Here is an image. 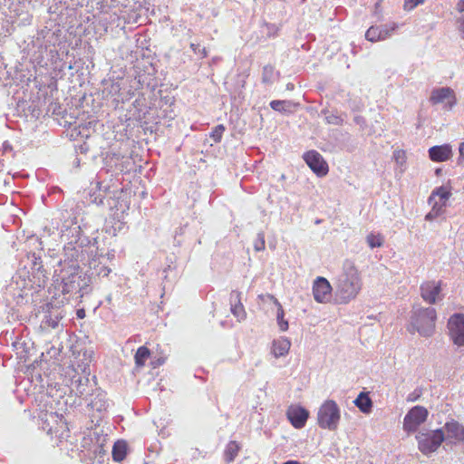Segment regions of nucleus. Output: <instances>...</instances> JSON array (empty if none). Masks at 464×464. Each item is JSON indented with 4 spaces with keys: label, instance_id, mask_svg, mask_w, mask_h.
Wrapping results in <instances>:
<instances>
[{
    "label": "nucleus",
    "instance_id": "obj_30",
    "mask_svg": "<svg viewBox=\"0 0 464 464\" xmlns=\"http://www.w3.org/2000/svg\"><path fill=\"white\" fill-rule=\"evenodd\" d=\"M441 209H440V207H439V203L437 201H435L433 203V207H432V209L430 212H429L426 217H425V219L426 220H432L434 219L436 217H438V215L440 214V211Z\"/></svg>",
    "mask_w": 464,
    "mask_h": 464
},
{
    "label": "nucleus",
    "instance_id": "obj_38",
    "mask_svg": "<svg viewBox=\"0 0 464 464\" xmlns=\"http://www.w3.org/2000/svg\"><path fill=\"white\" fill-rule=\"evenodd\" d=\"M458 10L459 12H463L464 11V0H459V3H458Z\"/></svg>",
    "mask_w": 464,
    "mask_h": 464
},
{
    "label": "nucleus",
    "instance_id": "obj_36",
    "mask_svg": "<svg viewBox=\"0 0 464 464\" xmlns=\"http://www.w3.org/2000/svg\"><path fill=\"white\" fill-rule=\"evenodd\" d=\"M121 193H123L126 198H128V197L130 198L131 196L132 191L130 190V188H121Z\"/></svg>",
    "mask_w": 464,
    "mask_h": 464
},
{
    "label": "nucleus",
    "instance_id": "obj_47",
    "mask_svg": "<svg viewBox=\"0 0 464 464\" xmlns=\"http://www.w3.org/2000/svg\"><path fill=\"white\" fill-rule=\"evenodd\" d=\"M117 418H118V419L120 418V420H122V417H120V415H117ZM119 421H120V420H118V422H119Z\"/></svg>",
    "mask_w": 464,
    "mask_h": 464
},
{
    "label": "nucleus",
    "instance_id": "obj_46",
    "mask_svg": "<svg viewBox=\"0 0 464 464\" xmlns=\"http://www.w3.org/2000/svg\"><path fill=\"white\" fill-rule=\"evenodd\" d=\"M117 418H118V419L120 418V420H122V417H120V415H117ZM119 421H120V420H118V422H119Z\"/></svg>",
    "mask_w": 464,
    "mask_h": 464
},
{
    "label": "nucleus",
    "instance_id": "obj_40",
    "mask_svg": "<svg viewBox=\"0 0 464 464\" xmlns=\"http://www.w3.org/2000/svg\"><path fill=\"white\" fill-rule=\"evenodd\" d=\"M459 30L461 31L463 37H464V17L460 20Z\"/></svg>",
    "mask_w": 464,
    "mask_h": 464
},
{
    "label": "nucleus",
    "instance_id": "obj_37",
    "mask_svg": "<svg viewBox=\"0 0 464 464\" xmlns=\"http://www.w3.org/2000/svg\"><path fill=\"white\" fill-rule=\"evenodd\" d=\"M111 458L113 460H116V442L111 447Z\"/></svg>",
    "mask_w": 464,
    "mask_h": 464
},
{
    "label": "nucleus",
    "instance_id": "obj_7",
    "mask_svg": "<svg viewBox=\"0 0 464 464\" xmlns=\"http://www.w3.org/2000/svg\"><path fill=\"white\" fill-rule=\"evenodd\" d=\"M449 335L454 344L464 346V314H454L448 321Z\"/></svg>",
    "mask_w": 464,
    "mask_h": 464
},
{
    "label": "nucleus",
    "instance_id": "obj_28",
    "mask_svg": "<svg viewBox=\"0 0 464 464\" xmlns=\"http://www.w3.org/2000/svg\"><path fill=\"white\" fill-rule=\"evenodd\" d=\"M265 234L264 232H259L256 236V239L254 243V248L256 251H262L265 249Z\"/></svg>",
    "mask_w": 464,
    "mask_h": 464
},
{
    "label": "nucleus",
    "instance_id": "obj_10",
    "mask_svg": "<svg viewBox=\"0 0 464 464\" xmlns=\"http://www.w3.org/2000/svg\"><path fill=\"white\" fill-rule=\"evenodd\" d=\"M430 101L433 104L445 102V107L450 110L456 103V97L451 88L441 87L432 90Z\"/></svg>",
    "mask_w": 464,
    "mask_h": 464
},
{
    "label": "nucleus",
    "instance_id": "obj_23",
    "mask_svg": "<svg viewBox=\"0 0 464 464\" xmlns=\"http://www.w3.org/2000/svg\"><path fill=\"white\" fill-rule=\"evenodd\" d=\"M230 311H231L232 314L235 317H237L238 322L245 320L246 317V313L245 311L242 302L237 303V304H233L230 306Z\"/></svg>",
    "mask_w": 464,
    "mask_h": 464
},
{
    "label": "nucleus",
    "instance_id": "obj_13",
    "mask_svg": "<svg viewBox=\"0 0 464 464\" xmlns=\"http://www.w3.org/2000/svg\"><path fill=\"white\" fill-rule=\"evenodd\" d=\"M396 25L388 27L387 25L382 26H371L366 34L365 37L370 42H378L387 39L392 35V33L395 30Z\"/></svg>",
    "mask_w": 464,
    "mask_h": 464
},
{
    "label": "nucleus",
    "instance_id": "obj_8",
    "mask_svg": "<svg viewBox=\"0 0 464 464\" xmlns=\"http://www.w3.org/2000/svg\"><path fill=\"white\" fill-rule=\"evenodd\" d=\"M420 291L421 298L430 304H436L443 298L440 281L423 282L420 286Z\"/></svg>",
    "mask_w": 464,
    "mask_h": 464
},
{
    "label": "nucleus",
    "instance_id": "obj_42",
    "mask_svg": "<svg viewBox=\"0 0 464 464\" xmlns=\"http://www.w3.org/2000/svg\"><path fill=\"white\" fill-rule=\"evenodd\" d=\"M283 464H301V463L296 460H287V461L284 462Z\"/></svg>",
    "mask_w": 464,
    "mask_h": 464
},
{
    "label": "nucleus",
    "instance_id": "obj_27",
    "mask_svg": "<svg viewBox=\"0 0 464 464\" xmlns=\"http://www.w3.org/2000/svg\"><path fill=\"white\" fill-rule=\"evenodd\" d=\"M129 448L125 440H118V462L124 459L128 453Z\"/></svg>",
    "mask_w": 464,
    "mask_h": 464
},
{
    "label": "nucleus",
    "instance_id": "obj_20",
    "mask_svg": "<svg viewBox=\"0 0 464 464\" xmlns=\"http://www.w3.org/2000/svg\"><path fill=\"white\" fill-rule=\"evenodd\" d=\"M274 303L277 305L276 320L281 331L285 332L288 329V322L284 319V310L281 304L273 295L270 296Z\"/></svg>",
    "mask_w": 464,
    "mask_h": 464
},
{
    "label": "nucleus",
    "instance_id": "obj_35",
    "mask_svg": "<svg viewBox=\"0 0 464 464\" xmlns=\"http://www.w3.org/2000/svg\"><path fill=\"white\" fill-rule=\"evenodd\" d=\"M76 315L80 319L84 318L85 317V310L83 308L78 309L76 312Z\"/></svg>",
    "mask_w": 464,
    "mask_h": 464
},
{
    "label": "nucleus",
    "instance_id": "obj_25",
    "mask_svg": "<svg viewBox=\"0 0 464 464\" xmlns=\"http://www.w3.org/2000/svg\"><path fill=\"white\" fill-rule=\"evenodd\" d=\"M366 241L371 248L381 247L383 245L384 238L381 234H369Z\"/></svg>",
    "mask_w": 464,
    "mask_h": 464
},
{
    "label": "nucleus",
    "instance_id": "obj_45",
    "mask_svg": "<svg viewBox=\"0 0 464 464\" xmlns=\"http://www.w3.org/2000/svg\"><path fill=\"white\" fill-rule=\"evenodd\" d=\"M440 173V169H438L436 170V174H437V175H439Z\"/></svg>",
    "mask_w": 464,
    "mask_h": 464
},
{
    "label": "nucleus",
    "instance_id": "obj_29",
    "mask_svg": "<svg viewBox=\"0 0 464 464\" xmlns=\"http://www.w3.org/2000/svg\"><path fill=\"white\" fill-rule=\"evenodd\" d=\"M224 131H225V127L222 124L218 125L212 130L210 137L213 139V140L215 142H219Z\"/></svg>",
    "mask_w": 464,
    "mask_h": 464
},
{
    "label": "nucleus",
    "instance_id": "obj_11",
    "mask_svg": "<svg viewBox=\"0 0 464 464\" xmlns=\"http://www.w3.org/2000/svg\"><path fill=\"white\" fill-rule=\"evenodd\" d=\"M332 286L324 277H317L314 283L313 295L318 303H326L331 298Z\"/></svg>",
    "mask_w": 464,
    "mask_h": 464
},
{
    "label": "nucleus",
    "instance_id": "obj_6",
    "mask_svg": "<svg viewBox=\"0 0 464 464\" xmlns=\"http://www.w3.org/2000/svg\"><path fill=\"white\" fill-rule=\"evenodd\" d=\"M428 410L422 406H414L405 415L403 430L407 432H415L428 418Z\"/></svg>",
    "mask_w": 464,
    "mask_h": 464
},
{
    "label": "nucleus",
    "instance_id": "obj_26",
    "mask_svg": "<svg viewBox=\"0 0 464 464\" xmlns=\"http://www.w3.org/2000/svg\"><path fill=\"white\" fill-rule=\"evenodd\" d=\"M275 81V69L271 65H266L263 68L262 82L264 83H272Z\"/></svg>",
    "mask_w": 464,
    "mask_h": 464
},
{
    "label": "nucleus",
    "instance_id": "obj_16",
    "mask_svg": "<svg viewBox=\"0 0 464 464\" xmlns=\"http://www.w3.org/2000/svg\"><path fill=\"white\" fill-rule=\"evenodd\" d=\"M291 347V342L285 337H280L273 342L272 353L278 358L288 353Z\"/></svg>",
    "mask_w": 464,
    "mask_h": 464
},
{
    "label": "nucleus",
    "instance_id": "obj_1",
    "mask_svg": "<svg viewBox=\"0 0 464 464\" xmlns=\"http://www.w3.org/2000/svg\"><path fill=\"white\" fill-rule=\"evenodd\" d=\"M362 285L358 269L353 262L346 260L336 284L335 295L339 302L347 304L353 300L361 291Z\"/></svg>",
    "mask_w": 464,
    "mask_h": 464
},
{
    "label": "nucleus",
    "instance_id": "obj_34",
    "mask_svg": "<svg viewBox=\"0 0 464 464\" xmlns=\"http://www.w3.org/2000/svg\"><path fill=\"white\" fill-rule=\"evenodd\" d=\"M353 120H354V122L356 124L360 125L361 127H362L365 124V120L362 116H359V115L355 116Z\"/></svg>",
    "mask_w": 464,
    "mask_h": 464
},
{
    "label": "nucleus",
    "instance_id": "obj_12",
    "mask_svg": "<svg viewBox=\"0 0 464 464\" xmlns=\"http://www.w3.org/2000/svg\"><path fill=\"white\" fill-rule=\"evenodd\" d=\"M286 415L289 421L295 428L301 429L305 425L309 417V412L301 406L292 405L288 408Z\"/></svg>",
    "mask_w": 464,
    "mask_h": 464
},
{
    "label": "nucleus",
    "instance_id": "obj_22",
    "mask_svg": "<svg viewBox=\"0 0 464 464\" xmlns=\"http://www.w3.org/2000/svg\"><path fill=\"white\" fill-rule=\"evenodd\" d=\"M150 350L145 347V346H141L140 347L137 352H136V354H135V362L137 364V366L139 367H141L144 365L145 363V361L150 357Z\"/></svg>",
    "mask_w": 464,
    "mask_h": 464
},
{
    "label": "nucleus",
    "instance_id": "obj_14",
    "mask_svg": "<svg viewBox=\"0 0 464 464\" xmlns=\"http://www.w3.org/2000/svg\"><path fill=\"white\" fill-rule=\"evenodd\" d=\"M441 429L445 432L446 440L450 439L464 440V427L454 420L446 422Z\"/></svg>",
    "mask_w": 464,
    "mask_h": 464
},
{
    "label": "nucleus",
    "instance_id": "obj_5",
    "mask_svg": "<svg viewBox=\"0 0 464 464\" xmlns=\"http://www.w3.org/2000/svg\"><path fill=\"white\" fill-rule=\"evenodd\" d=\"M341 419L340 409L333 400L325 401L317 412V423L320 428L335 430Z\"/></svg>",
    "mask_w": 464,
    "mask_h": 464
},
{
    "label": "nucleus",
    "instance_id": "obj_39",
    "mask_svg": "<svg viewBox=\"0 0 464 464\" xmlns=\"http://www.w3.org/2000/svg\"><path fill=\"white\" fill-rule=\"evenodd\" d=\"M419 397V394L415 395L414 393H411L408 396V401H414Z\"/></svg>",
    "mask_w": 464,
    "mask_h": 464
},
{
    "label": "nucleus",
    "instance_id": "obj_9",
    "mask_svg": "<svg viewBox=\"0 0 464 464\" xmlns=\"http://www.w3.org/2000/svg\"><path fill=\"white\" fill-rule=\"evenodd\" d=\"M304 160L318 177H324L328 173V165L319 152L310 150L304 153Z\"/></svg>",
    "mask_w": 464,
    "mask_h": 464
},
{
    "label": "nucleus",
    "instance_id": "obj_15",
    "mask_svg": "<svg viewBox=\"0 0 464 464\" xmlns=\"http://www.w3.org/2000/svg\"><path fill=\"white\" fill-rule=\"evenodd\" d=\"M429 156L432 161H446L452 156V150L450 145L433 146L429 150Z\"/></svg>",
    "mask_w": 464,
    "mask_h": 464
},
{
    "label": "nucleus",
    "instance_id": "obj_44",
    "mask_svg": "<svg viewBox=\"0 0 464 464\" xmlns=\"http://www.w3.org/2000/svg\"><path fill=\"white\" fill-rule=\"evenodd\" d=\"M287 88H288V89H293V88H294V86H293L292 84H288V85H287Z\"/></svg>",
    "mask_w": 464,
    "mask_h": 464
},
{
    "label": "nucleus",
    "instance_id": "obj_4",
    "mask_svg": "<svg viewBox=\"0 0 464 464\" xmlns=\"http://www.w3.org/2000/svg\"><path fill=\"white\" fill-rule=\"evenodd\" d=\"M415 438L418 442V449L425 455L435 452L442 442L446 440L443 429H422L417 433Z\"/></svg>",
    "mask_w": 464,
    "mask_h": 464
},
{
    "label": "nucleus",
    "instance_id": "obj_41",
    "mask_svg": "<svg viewBox=\"0 0 464 464\" xmlns=\"http://www.w3.org/2000/svg\"><path fill=\"white\" fill-rule=\"evenodd\" d=\"M144 102V99H143V98H138V99H136V100L134 101L133 105H134V106L140 105V104L141 102Z\"/></svg>",
    "mask_w": 464,
    "mask_h": 464
},
{
    "label": "nucleus",
    "instance_id": "obj_21",
    "mask_svg": "<svg viewBox=\"0 0 464 464\" xmlns=\"http://www.w3.org/2000/svg\"><path fill=\"white\" fill-rule=\"evenodd\" d=\"M294 103L290 101L275 100L270 102V107L279 112H290Z\"/></svg>",
    "mask_w": 464,
    "mask_h": 464
},
{
    "label": "nucleus",
    "instance_id": "obj_19",
    "mask_svg": "<svg viewBox=\"0 0 464 464\" xmlns=\"http://www.w3.org/2000/svg\"><path fill=\"white\" fill-rule=\"evenodd\" d=\"M354 404L363 412L368 413L371 411L372 407V402L370 397L364 393L361 392L358 397L354 401Z\"/></svg>",
    "mask_w": 464,
    "mask_h": 464
},
{
    "label": "nucleus",
    "instance_id": "obj_24",
    "mask_svg": "<svg viewBox=\"0 0 464 464\" xmlns=\"http://www.w3.org/2000/svg\"><path fill=\"white\" fill-rule=\"evenodd\" d=\"M322 113L325 114V121L328 124L333 125H342L343 124V119L340 115H338L337 112L329 111L328 110L322 111Z\"/></svg>",
    "mask_w": 464,
    "mask_h": 464
},
{
    "label": "nucleus",
    "instance_id": "obj_43",
    "mask_svg": "<svg viewBox=\"0 0 464 464\" xmlns=\"http://www.w3.org/2000/svg\"><path fill=\"white\" fill-rule=\"evenodd\" d=\"M400 153H401L400 151H396V152L394 153V157H395L396 159L400 158Z\"/></svg>",
    "mask_w": 464,
    "mask_h": 464
},
{
    "label": "nucleus",
    "instance_id": "obj_3",
    "mask_svg": "<svg viewBox=\"0 0 464 464\" xmlns=\"http://www.w3.org/2000/svg\"><path fill=\"white\" fill-rule=\"evenodd\" d=\"M43 429L58 445L67 440L70 437L68 423L62 414L57 412H47L44 414Z\"/></svg>",
    "mask_w": 464,
    "mask_h": 464
},
{
    "label": "nucleus",
    "instance_id": "obj_17",
    "mask_svg": "<svg viewBox=\"0 0 464 464\" xmlns=\"http://www.w3.org/2000/svg\"><path fill=\"white\" fill-rule=\"evenodd\" d=\"M450 195V190L447 187H439L432 191L431 195L429 198V203L432 204V202L435 200V198L439 197L440 200L441 201V203H439V207L440 209H442V208L445 207L446 201L449 199Z\"/></svg>",
    "mask_w": 464,
    "mask_h": 464
},
{
    "label": "nucleus",
    "instance_id": "obj_33",
    "mask_svg": "<svg viewBox=\"0 0 464 464\" xmlns=\"http://www.w3.org/2000/svg\"><path fill=\"white\" fill-rule=\"evenodd\" d=\"M191 49L195 53H202L203 57L207 56V52L205 48H200L199 44H190Z\"/></svg>",
    "mask_w": 464,
    "mask_h": 464
},
{
    "label": "nucleus",
    "instance_id": "obj_31",
    "mask_svg": "<svg viewBox=\"0 0 464 464\" xmlns=\"http://www.w3.org/2000/svg\"><path fill=\"white\" fill-rule=\"evenodd\" d=\"M424 0H404V9L411 11L414 9L418 5L422 4Z\"/></svg>",
    "mask_w": 464,
    "mask_h": 464
},
{
    "label": "nucleus",
    "instance_id": "obj_2",
    "mask_svg": "<svg viewBox=\"0 0 464 464\" xmlns=\"http://www.w3.org/2000/svg\"><path fill=\"white\" fill-rule=\"evenodd\" d=\"M437 313L433 307H420L412 312L411 325L420 335L430 337L435 331Z\"/></svg>",
    "mask_w": 464,
    "mask_h": 464
},
{
    "label": "nucleus",
    "instance_id": "obj_32",
    "mask_svg": "<svg viewBox=\"0 0 464 464\" xmlns=\"http://www.w3.org/2000/svg\"><path fill=\"white\" fill-rule=\"evenodd\" d=\"M229 302H230V306L233 304L240 303L241 302V293L238 291L233 290L230 293Z\"/></svg>",
    "mask_w": 464,
    "mask_h": 464
},
{
    "label": "nucleus",
    "instance_id": "obj_18",
    "mask_svg": "<svg viewBox=\"0 0 464 464\" xmlns=\"http://www.w3.org/2000/svg\"><path fill=\"white\" fill-rule=\"evenodd\" d=\"M240 450V445L235 441L231 440L227 443L225 452H224V458L225 460L227 463L233 462L237 456L238 452Z\"/></svg>",
    "mask_w": 464,
    "mask_h": 464
}]
</instances>
